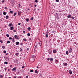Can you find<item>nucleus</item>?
I'll return each instance as SVG.
<instances>
[{"label":"nucleus","mask_w":78,"mask_h":78,"mask_svg":"<svg viewBox=\"0 0 78 78\" xmlns=\"http://www.w3.org/2000/svg\"><path fill=\"white\" fill-rule=\"evenodd\" d=\"M38 45H39V44H38V43H37L36 44V46H35V48H36V47H37Z\"/></svg>","instance_id":"cd10ccee"},{"label":"nucleus","mask_w":78,"mask_h":78,"mask_svg":"<svg viewBox=\"0 0 78 78\" xmlns=\"http://www.w3.org/2000/svg\"><path fill=\"white\" fill-rule=\"evenodd\" d=\"M23 33H26L25 31L24 30L23 31Z\"/></svg>","instance_id":"bf43d9fd"},{"label":"nucleus","mask_w":78,"mask_h":78,"mask_svg":"<svg viewBox=\"0 0 78 78\" xmlns=\"http://www.w3.org/2000/svg\"><path fill=\"white\" fill-rule=\"evenodd\" d=\"M30 72H33V70H30Z\"/></svg>","instance_id":"5fc2aeb1"},{"label":"nucleus","mask_w":78,"mask_h":78,"mask_svg":"<svg viewBox=\"0 0 78 78\" xmlns=\"http://www.w3.org/2000/svg\"><path fill=\"white\" fill-rule=\"evenodd\" d=\"M19 53H16L15 54V55L16 56H19Z\"/></svg>","instance_id":"f3484780"},{"label":"nucleus","mask_w":78,"mask_h":78,"mask_svg":"<svg viewBox=\"0 0 78 78\" xmlns=\"http://www.w3.org/2000/svg\"><path fill=\"white\" fill-rule=\"evenodd\" d=\"M12 42H15L14 39V37H13V38H12Z\"/></svg>","instance_id":"7c9ffc66"},{"label":"nucleus","mask_w":78,"mask_h":78,"mask_svg":"<svg viewBox=\"0 0 78 78\" xmlns=\"http://www.w3.org/2000/svg\"><path fill=\"white\" fill-rule=\"evenodd\" d=\"M23 43H20V45L22 46L23 45Z\"/></svg>","instance_id":"de8ad7c7"},{"label":"nucleus","mask_w":78,"mask_h":78,"mask_svg":"<svg viewBox=\"0 0 78 78\" xmlns=\"http://www.w3.org/2000/svg\"><path fill=\"white\" fill-rule=\"evenodd\" d=\"M4 53H6V51H5L4 52H3Z\"/></svg>","instance_id":"09e8293b"},{"label":"nucleus","mask_w":78,"mask_h":78,"mask_svg":"<svg viewBox=\"0 0 78 78\" xmlns=\"http://www.w3.org/2000/svg\"><path fill=\"white\" fill-rule=\"evenodd\" d=\"M45 36H46V37H47H47H48V33H47L46 34Z\"/></svg>","instance_id":"5701e85b"},{"label":"nucleus","mask_w":78,"mask_h":78,"mask_svg":"<svg viewBox=\"0 0 78 78\" xmlns=\"http://www.w3.org/2000/svg\"><path fill=\"white\" fill-rule=\"evenodd\" d=\"M30 60L31 62H34V59L33 58H30Z\"/></svg>","instance_id":"f03ea898"},{"label":"nucleus","mask_w":78,"mask_h":78,"mask_svg":"<svg viewBox=\"0 0 78 78\" xmlns=\"http://www.w3.org/2000/svg\"><path fill=\"white\" fill-rule=\"evenodd\" d=\"M12 25V24L11 23H9V27H11Z\"/></svg>","instance_id":"2eb2a0df"},{"label":"nucleus","mask_w":78,"mask_h":78,"mask_svg":"<svg viewBox=\"0 0 78 78\" xmlns=\"http://www.w3.org/2000/svg\"><path fill=\"white\" fill-rule=\"evenodd\" d=\"M9 40H12V38L11 37H9Z\"/></svg>","instance_id":"c85d7f7f"},{"label":"nucleus","mask_w":78,"mask_h":78,"mask_svg":"<svg viewBox=\"0 0 78 78\" xmlns=\"http://www.w3.org/2000/svg\"><path fill=\"white\" fill-rule=\"evenodd\" d=\"M33 19H34V18L33 17H32L30 18L31 20H33Z\"/></svg>","instance_id":"c9c22d12"},{"label":"nucleus","mask_w":78,"mask_h":78,"mask_svg":"<svg viewBox=\"0 0 78 78\" xmlns=\"http://www.w3.org/2000/svg\"><path fill=\"white\" fill-rule=\"evenodd\" d=\"M16 45H19V42H16Z\"/></svg>","instance_id":"ddd939ff"},{"label":"nucleus","mask_w":78,"mask_h":78,"mask_svg":"<svg viewBox=\"0 0 78 78\" xmlns=\"http://www.w3.org/2000/svg\"><path fill=\"white\" fill-rule=\"evenodd\" d=\"M9 12H10L11 14H13V13H14V11H10Z\"/></svg>","instance_id":"a211bd4d"},{"label":"nucleus","mask_w":78,"mask_h":78,"mask_svg":"<svg viewBox=\"0 0 78 78\" xmlns=\"http://www.w3.org/2000/svg\"><path fill=\"white\" fill-rule=\"evenodd\" d=\"M2 48L3 49H5V46H2Z\"/></svg>","instance_id":"393cba45"},{"label":"nucleus","mask_w":78,"mask_h":78,"mask_svg":"<svg viewBox=\"0 0 78 78\" xmlns=\"http://www.w3.org/2000/svg\"><path fill=\"white\" fill-rule=\"evenodd\" d=\"M23 41H25V42H27V40L26 39V38L23 39Z\"/></svg>","instance_id":"b1692460"},{"label":"nucleus","mask_w":78,"mask_h":78,"mask_svg":"<svg viewBox=\"0 0 78 78\" xmlns=\"http://www.w3.org/2000/svg\"><path fill=\"white\" fill-rule=\"evenodd\" d=\"M5 9H7L8 8H7V7H5Z\"/></svg>","instance_id":"864d4df0"},{"label":"nucleus","mask_w":78,"mask_h":78,"mask_svg":"<svg viewBox=\"0 0 78 78\" xmlns=\"http://www.w3.org/2000/svg\"><path fill=\"white\" fill-rule=\"evenodd\" d=\"M26 78H28V76H27Z\"/></svg>","instance_id":"e2e57ef3"},{"label":"nucleus","mask_w":78,"mask_h":78,"mask_svg":"<svg viewBox=\"0 0 78 78\" xmlns=\"http://www.w3.org/2000/svg\"><path fill=\"white\" fill-rule=\"evenodd\" d=\"M68 51L69 52V53H72V48L71 47L69 50H68Z\"/></svg>","instance_id":"7ed1b4c3"},{"label":"nucleus","mask_w":78,"mask_h":78,"mask_svg":"<svg viewBox=\"0 0 78 78\" xmlns=\"http://www.w3.org/2000/svg\"><path fill=\"white\" fill-rule=\"evenodd\" d=\"M31 58L34 59L36 58V56L34 55H32Z\"/></svg>","instance_id":"423d86ee"},{"label":"nucleus","mask_w":78,"mask_h":78,"mask_svg":"<svg viewBox=\"0 0 78 78\" xmlns=\"http://www.w3.org/2000/svg\"><path fill=\"white\" fill-rule=\"evenodd\" d=\"M14 37L15 38V39H18V40H19V39H20V37H19L17 36V35H15Z\"/></svg>","instance_id":"f257e3e1"},{"label":"nucleus","mask_w":78,"mask_h":78,"mask_svg":"<svg viewBox=\"0 0 78 78\" xmlns=\"http://www.w3.org/2000/svg\"><path fill=\"white\" fill-rule=\"evenodd\" d=\"M16 15H17L16 12L14 13V15H13V16H16Z\"/></svg>","instance_id":"a878e982"},{"label":"nucleus","mask_w":78,"mask_h":78,"mask_svg":"<svg viewBox=\"0 0 78 78\" xmlns=\"http://www.w3.org/2000/svg\"><path fill=\"white\" fill-rule=\"evenodd\" d=\"M21 13H22V12L20 11H18V16H20L21 15Z\"/></svg>","instance_id":"0eeeda50"},{"label":"nucleus","mask_w":78,"mask_h":78,"mask_svg":"<svg viewBox=\"0 0 78 78\" xmlns=\"http://www.w3.org/2000/svg\"><path fill=\"white\" fill-rule=\"evenodd\" d=\"M10 43V41H8L7 42V44H9Z\"/></svg>","instance_id":"c03bdc74"},{"label":"nucleus","mask_w":78,"mask_h":78,"mask_svg":"<svg viewBox=\"0 0 78 78\" xmlns=\"http://www.w3.org/2000/svg\"><path fill=\"white\" fill-rule=\"evenodd\" d=\"M53 52L54 53H56L57 52V51H56V50L54 49L53 50Z\"/></svg>","instance_id":"6e6552de"},{"label":"nucleus","mask_w":78,"mask_h":78,"mask_svg":"<svg viewBox=\"0 0 78 78\" xmlns=\"http://www.w3.org/2000/svg\"><path fill=\"white\" fill-rule=\"evenodd\" d=\"M55 62L56 63V64H58V60L55 59Z\"/></svg>","instance_id":"1a4fd4ad"},{"label":"nucleus","mask_w":78,"mask_h":78,"mask_svg":"<svg viewBox=\"0 0 78 78\" xmlns=\"http://www.w3.org/2000/svg\"><path fill=\"white\" fill-rule=\"evenodd\" d=\"M29 40H30V41H31V38H30L29 39Z\"/></svg>","instance_id":"774afa93"},{"label":"nucleus","mask_w":78,"mask_h":78,"mask_svg":"<svg viewBox=\"0 0 78 78\" xmlns=\"http://www.w3.org/2000/svg\"><path fill=\"white\" fill-rule=\"evenodd\" d=\"M6 36H7V37H9V34H6Z\"/></svg>","instance_id":"58836bf2"},{"label":"nucleus","mask_w":78,"mask_h":78,"mask_svg":"<svg viewBox=\"0 0 78 78\" xmlns=\"http://www.w3.org/2000/svg\"><path fill=\"white\" fill-rule=\"evenodd\" d=\"M71 18L72 19V20H74V17L72 16L71 17Z\"/></svg>","instance_id":"37998d69"},{"label":"nucleus","mask_w":78,"mask_h":78,"mask_svg":"<svg viewBox=\"0 0 78 78\" xmlns=\"http://www.w3.org/2000/svg\"><path fill=\"white\" fill-rule=\"evenodd\" d=\"M16 62H18V60H16Z\"/></svg>","instance_id":"69168bd1"},{"label":"nucleus","mask_w":78,"mask_h":78,"mask_svg":"<svg viewBox=\"0 0 78 78\" xmlns=\"http://www.w3.org/2000/svg\"><path fill=\"white\" fill-rule=\"evenodd\" d=\"M50 60L51 61H53V58H50Z\"/></svg>","instance_id":"c756f323"},{"label":"nucleus","mask_w":78,"mask_h":78,"mask_svg":"<svg viewBox=\"0 0 78 78\" xmlns=\"http://www.w3.org/2000/svg\"><path fill=\"white\" fill-rule=\"evenodd\" d=\"M3 77V75H0V78H2Z\"/></svg>","instance_id":"f704fd0d"},{"label":"nucleus","mask_w":78,"mask_h":78,"mask_svg":"<svg viewBox=\"0 0 78 78\" xmlns=\"http://www.w3.org/2000/svg\"><path fill=\"white\" fill-rule=\"evenodd\" d=\"M27 51H28L29 50V48H27Z\"/></svg>","instance_id":"052dcab7"},{"label":"nucleus","mask_w":78,"mask_h":78,"mask_svg":"<svg viewBox=\"0 0 78 78\" xmlns=\"http://www.w3.org/2000/svg\"><path fill=\"white\" fill-rule=\"evenodd\" d=\"M5 18L6 19H8V18H9V16H6L5 17Z\"/></svg>","instance_id":"6ab92c4d"},{"label":"nucleus","mask_w":78,"mask_h":78,"mask_svg":"<svg viewBox=\"0 0 78 78\" xmlns=\"http://www.w3.org/2000/svg\"><path fill=\"white\" fill-rule=\"evenodd\" d=\"M66 54L67 55H69V51H66Z\"/></svg>","instance_id":"4be33fe9"},{"label":"nucleus","mask_w":78,"mask_h":78,"mask_svg":"<svg viewBox=\"0 0 78 78\" xmlns=\"http://www.w3.org/2000/svg\"><path fill=\"white\" fill-rule=\"evenodd\" d=\"M69 74H72V71L71 70H69Z\"/></svg>","instance_id":"4468645a"},{"label":"nucleus","mask_w":78,"mask_h":78,"mask_svg":"<svg viewBox=\"0 0 78 78\" xmlns=\"http://www.w3.org/2000/svg\"><path fill=\"white\" fill-rule=\"evenodd\" d=\"M18 25H21V23H18Z\"/></svg>","instance_id":"6e6d98bb"},{"label":"nucleus","mask_w":78,"mask_h":78,"mask_svg":"<svg viewBox=\"0 0 78 78\" xmlns=\"http://www.w3.org/2000/svg\"><path fill=\"white\" fill-rule=\"evenodd\" d=\"M56 2H59V0H56Z\"/></svg>","instance_id":"4d7b16f0"},{"label":"nucleus","mask_w":78,"mask_h":78,"mask_svg":"<svg viewBox=\"0 0 78 78\" xmlns=\"http://www.w3.org/2000/svg\"><path fill=\"white\" fill-rule=\"evenodd\" d=\"M7 69V68H4V69L5 70V71H6V69Z\"/></svg>","instance_id":"8fccbe9b"},{"label":"nucleus","mask_w":78,"mask_h":78,"mask_svg":"<svg viewBox=\"0 0 78 78\" xmlns=\"http://www.w3.org/2000/svg\"><path fill=\"white\" fill-rule=\"evenodd\" d=\"M4 63L5 64H8V62H4Z\"/></svg>","instance_id":"bb28decb"},{"label":"nucleus","mask_w":78,"mask_h":78,"mask_svg":"<svg viewBox=\"0 0 78 78\" xmlns=\"http://www.w3.org/2000/svg\"><path fill=\"white\" fill-rule=\"evenodd\" d=\"M12 71H14V72H16L17 69H16V67H14L12 69Z\"/></svg>","instance_id":"39448f33"},{"label":"nucleus","mask_w":78,"mask_h":78,"mask_svg":"<svg viewBox=\"0 0 78 78\" xmlns=\"http://www.w3.org/2000/svg\"><path fill=\"white\" fill-rule=\"evenodd\" d=\"M28 29V31H30V30H31V28H30V27H29Z\"/></svg>","instance_id":"72a5a7b5"},{"label":"nucleus","mask_w":78,"mask_h":78,"mask_svg":"<svg viewBox=\"0 0 78 78\" xmlns=\"http://www.w3.org/2000/svg\"><path fill=\"white\" fill-rule=\"evenodd\" d=\"M48 53L50 54V55H51V53H52V51H51V50H49L48 51Z\"/></svg>","instance_id":"20e7f679"},{"label":"nucleus","mask_w":78,"mask_h":78,"mask_svg":"<svg viewBox=\"0 0 78 78\" xmlns=\"http://www.w3.org/2000/svg\"><path fill=\"white\" fill-rule=\"evenodd\" d=\"M35 73H38V71H37V70H36L35 71Z\"/></svg>","instance_id":"aec40b11"},{"label":"nucleus","mask_w":78,"mask_h":78,"mask_svg":"<svg viewBox=\"0 0 78 78\" xmlns=\"http://www.w3.org/2000/svg\"><path fill=\"white\" fill-rule=\"evenodd\" d=\"M35 3H37V2H38V1L37 0H36L35 1Z\"/></svg>","instance_id":"49530a36"},{"label":"nucleus","mask_w":78,"mask_h":78,"mask_svg":"<svg viewBox=\"0 0 78 78\" xmlns=\"http://www.w3.org/2000/svg\"><path fill=\"white\" fill-rule=\"evenodd\" d=\"M50 58H48L47 59V61H49V60H50Z\"/></svg>","instance_id":"3c124183"},{"label":"nucleus","mask_w":78,"mask_h":78,"mask_svg":"<svg viewBox=\"0 0 78 78\" xmlns=\"http://www.w3.org/2000/svg\"><path fill=\"white\" fill-rule=\"evenodd\" d=\"M27 36H30V33H28L27 34Z\"/></svg>","instance_id":"79ce46f5"},{"label":"nucleus","mask_w":78,"mask_h":78,"mask_svg":"<svg viewBox=\"0 0 78 78\" xmlns=\"http://www.w3.org/2000/svg\"><path fill=\"white\" fill-rule=\"evenodd\" d=\"M3 14L4 15H6V12H3Z\"/></svg>","instance_id":"473e14b6"},{"label":"nucleus","mask_w":78,"mask_h":78,"mask_svg":"<svg viewBox=\"0 0 78 78\" xmlns=\"http://www.w3.org/2000/svg\"><path fill=\"white\" fill-rule=\"evenodd\" d=\"M29 20H30L29 18H26V22H27L29 21Z\"/></svg>","instance_id":"f8f14e48"},{"label":"nucleus","mask_w":78,"mask_h":78,"mask_svg":"<svg viewBox=\"0 0 78 78\" xmlns=\"http://www.w3.org/2000/svg\"><path fill=\"white\" fill-rule=\"evenodd\" d=\"M30 6H31V7H33V5H32L30 4Z\"/></svg>","instance_id":"13d9d810"},{"label":"nucleus","mask_w":78,"mask_h":78,"mask_svg":"<svg viewBox=\"0 0 78 78\" xmlns=\"http://www.w3.org/2000/svg\"><path fill=\"white\" fill-rule=\"evenodd\" d=\"M2 3H4V2H5V0L2 1Z\"/></svg>","instance_id":"a18cd8bd"},{"label":"nucleus","mask_w":78,"mask_h":78,"mask_svg":"<svg viewBox=\"0 0 78 78\" xmlns=\"http://www.w3.org/2000/svg\"><path fill=\"white\" fill-rule=\"evenodd\" d=\"M21 6V5H20V4H18V8H20Z\"/></svg>","instance_id":"412c9836"},{"label":"nucleus","mask_w":78,"mask_h":78,"mask_svg":"<svg viewBox=\"0 0 78 78\" xmlns=\"http://www.w3.org/2000/svg\"><path fill=\"white\" fill-rule=\"evenodd\" d=\"M63 65L64 66H67V63H63Z\"/></svg>","instance_id":"dca6fc26"},{"label":"nucleus","mask_w":78,"mask_h":78,"mask_svg":"<svg viewBox=\"0 0 78 78\" xmlns=\"http://www.w3.org/2000/svg\"><path fill=\"white\" fill-rule=\"evenodd\" d=\"M10 30H14V27H11Z\"/></svg>","instance_id":"9d476101"},{"label":"nucleus","mask_w":78,"mask_h":78,"mask_svg":"<svg viewBox=\"0 0 78 78\" xmlns=\"http://www.w3.org/2000/svg\"><path fill=\"white\" fill-rule=\"evenodd\" d=\"M71 17H72L71 15H68V16H67V17L70 19L71 18Z\"/></svg>","instance_id":"9b49d317"},{"label":"nucleus","mask_w":78,"mask_h":78,"mask_svg":"<svg viewBox=\"0 0 78 78\" xmlns=\"http://www.w3.org/2000/svg\"><path fill=\"white\" fill-rule=\"evenodd\" d=\"M22 69H23V68H25V66H23L22 67Z\"/></svg>","instance_id":"680f3d73"},{"label":"nucleus","mask_w":78,"mask_h":78,"mask_svg":"<svg viewBox=\"0 0 78 78\" xmlns=\"http://www.w3.org/2000/svg\"><path fill=\"white\" fill-rule=\"evenodd\" d=\"M37 11H38V12H39V9H38L37 10Z\"/></svg>","instance_id":"338daca9"},{"label":"nucleus","mask_w":78,"mask_h":78,"mask_svg":"<svg viewBox=\"0 0 78 78\" xmlns=\"http://www.w3.org/2000/svg\"><path fill=\"white\" fill-rule=\"evenodd\" d=\"M23 50V49H22V48H20V52H22V51Z\"/></svg>","instance_id":"2f4dec72"},{"label":"nucleus","mask_w":78,"mask_h":78,"mask_svg":"<svg viewBox=\"0 0 78 78\" xmlns=\"http://www.w3.org/2000/svg\"><path fill=\"white\" fill-rule=\"evenodd\" d=\"M37 47H36V48L35 47L34 48V51H36V50H37Z\"/></svg>","instance_id":"4c0bfd02"},{"label":"nucleus","mask_w":78,"mask_h":78,"mask_svg":"<svg viewBox=\"0 0 78 78\" xmlns=\"http://www.w3.org/2000/svg\"><path fill=\"white\" fill-rule=\"evenodd\" d=\"M13 31L14 32H16V30H14Z\"/></svg>","instance_id":"0e129e2a"},{"label":"nucleus","mask_w":78,"mask_h":78,"mask_svg":"<svg viewBox=\"0 0 78 78\" xmlns=\"http://www.w3.org/2000/svg\"><path fill=\"white\" fill-rule=\"evenodd\" d=\"M10 67L11 68V67H12V65H11L10 66Z\"/></svg>","instance_id":"603ef678"},{"label":"nucleus","mask_w":78,"mask_h":78,"mask_svg":"<svg viewBox=\"0 0 78 78\" xmlns=\"http://www.w3.org/2000/svg\"><path fill=\"white\" fill-rule=\"evenodd\" d=\"M0 42H1V44H3V40H0Z\"/></svg>","instance_id":"a19ab883"},{"label":"nucleus","mask_w":78,"mask_h":78,"mask_svg":"<svg viewBox=\"0 0 78 78\" xmlns=\"http://www.w3.org/2000/svg\"><path fill=\"white\" fill-rule=\"evenodd\" d=\"M38 44V45H40V47H41V46H42V44L41 45V43H39Z\"/></svg>","instance_id":"ea45409f"},{"label":"nucleus","mask_w":78,"mask_h":78,"mask_svg":"<svg viewBox=\"0 0 78 78\" xmlns=\"http://www.w3.org/2000/svg\"><path fill=\"white\" fill-rule=\"evenodd\" d=\"M12 6H14V3H12Z\"/></svg>","instance_id":"e433bc0d"}]
</instances>
